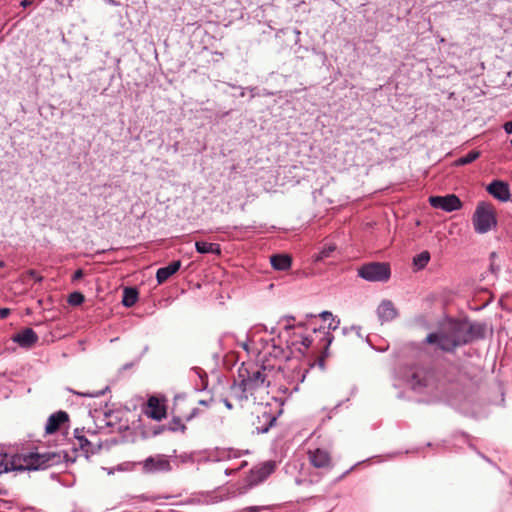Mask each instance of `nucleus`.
<instances>
[{"mask_svg":"<svg viewBox=\"0 0 512 512\" xmlns=\"http://www.w3.org/2000/svg\"><path fill=\"white\" fill-rule=\"evenodd\" d=\"M260 507L258 506H251L244 510V512H260Z\"/></svg>","mask_w":512,"mask_h":512,"instance_id":"nucleus-37","label":"nucleus"},{"mask_svg":"<svg viewBox=\"0 0 512 512\" xmlns=\"http://www.w3.org/2000/svg\"><path fill=\"white\" fill-rule=\"evenodd\" d=\"M101 448L100 442L94 443L86 437L84 428L74 430L73 450L75 452L80 451L86 459H89L92 455L98 453Z\"/></svg>","mask_w":512,"mask_h":512,"instance_id":"nucleus-7","label":"nucleus"},{"mask_svg":"<svg viewBox=\"0 0 512 512\" xmlns=\"http://www.w3.org/2000/svg\"><path fill=\"white\" fill-rule=\"evenodd\" d=\"M377 315L381 323L390 322L397 318L398 310L390 300H383L377 308Z\"/></svg>","mask_w":512,"mask_h":512,"instance_id":"nucleus-15","label":"nucleus"},{"mask_svg":"<svg viewBox=\"0 0 512 512\" xmlns=\"http://www.w3.org/2000/svg\"><path fill=\"white\" fill-rule=\"evenodd\" d=\"M462 324L467 344L485 338L486 325L484 323L462 320Z\"/></svg>","mask_w":512,"mask_h":512,"instance_id":"nucleus-10","label":"nucleus"},{"mask_svg":"<svg viewBox=\"0 0 512 512\" xmlns=\"http://www.w3.org/2000/svg\"><path fill=\"white\" fill-rule=\"evenodd\" d=\"M199 413V409L198 408H193L191 413L186 417V420L189 421L191 420L192 418L196 417Z\"/></svg>","mask_w":512,"mask_h":512,"instance_id":"nucleus-36","label":"nucleus"},{"mask_svg":"<svg viewBox=\"0 0 512 512\" xmlns=\"http://www.w3.org/2000/svg\"><path fill=\"white\" fill-rule=\"evenodd\" d=\"M27 275L31 278H33L36 282H42L43 276H41L36 270L30 269L27 271Z\"/></svg>","mask_w":512,"mask_h":512,"instance_id":"nucleus-31","label":"nucleus"},{"mask_svg":"<svg viewBox=\"0 0 512 512\" xmlns=\"http://www.w3.org/2000/svg\"><path fill=\"white\" fill-rule=\"evenodd\" d=\"M144 473L169 472L172 469L167 456L158 454L150 456L140 463Z\"/></svg>","mask_w":512,"mask_h":512,"instance_id":"nucleus-8","label":"nucleus"},{"mask_svg":"<svg viewBox=\"0 0 512 512\" xmlns=\"http://www.w3.org/2000/svg\"><path fill=\"white\" fill-rule=\"evenodd\" d=\"M186 425L182 422L179 416H173L172 419L167 423V430L170 432H186Z\"/></svg>","mask_w":512,"mask_h":512,"instance_id":"nucleus-24","label":"nucleus"},{"mask_svg":"<svg viewBox=\"0 0 512 512\" xmlns=\"http://www.w3.org/2000/svg\"><path fill=\"white\" fill-rule=\"evenodd\" d=\"M353 469V467H351L349 470L345 471L340 477L339 479H342L344 478L351 470Z\"/></svg>","mask_w":512,"mask_h":512,"instance_id":"nucleus-42","label":"nucleus"},{"mask_svg":"<svg viewBox=\"0 0 512 512\" xmlns=\"http://www.w3.org/2000/svg\"><path fill=\"white\" fill-rule=\"evenodd\" d=\"M486 189L489 194L502 202H506L510 199L511 193L509 185L504 181L494 180Z\"/></svg>","mask_w":512,"mask_h":512,"instance_id":"nucleus-14","label":"nucleus"},{"mask_svg":"<svg viewBox=\"0 0 512 512\" xmlns=\"http://www.w3.org/2000/svg\"><path fill=\"white\" fill-rule=\"evenodd\" d=\"M282 321L285 322V325H284L285 330H291L294 328H301V327L307 326V323H304V322H299L297 324H293L292 322L295 321L294 316H289V315L284 316L282 318Z\"/></svg>","mask_w":512,"mask_h":512,"instance_id":"nucleus-29","label":"nucleus"},{"mask_svg":"<svg viewBox=\"0 0 512 512\" xmlns=\"http://www.w3.org/2000/svg\"><path fill=\"white\" fill-rule=\"evenodd\" d=\"M503 128L505 130V132L507 134H512V120L511 121H508L506 122L504 125H503Z\"/></svg>","mask_w":512,"mask_h":512,"instance_id":"nucleus-35","label":"nucleus"},{"mask_svg":"<svg viewBox=\"0 0 512 512\" xmlns=\"http://www.w3.org/2000/svg\"><path fill=\"white\" fill-rule=\"evenodd\" d=\"M272 267L279 271L288 270L291 267L292 260L285 254H276L270 257Z\"/></svg>","mask_w":512,"mask_h":512,"instance_id":"nucleus-20","label":"nucleus"},{"mask_svg":"<svg viewBox=\"0 0 512 512\" xmlns=\"http://www.w3.org/2000/svg\"><path fill=\"white\" fill-rule=\"evenodd\" d=\"M276 422V417L272 413L264 411L261 415L257 416V421L253 422V426L258 434H263Z\"/></svg>","mask_w":512,"mask_h":512,"instance_id":"nucleus-18","label":"nucleus"},{"mask_svg":"<svg viewBox=\"0 0 512 512\" xmlns=\"http://www.w3.org/2000/svg\"><path fill=\"white\" fill-rule=\"evenodd\" d=\"M335 246H328V247H325L323 248L319 254L316 256V260L319 261V260H324L325 258L329 257L331 255L332 252L335 251Z\"/></svg>","mask_w":512,"mask_h":512,"instance_id":"nucleus-30","label":"nucleus"},{"mask_svg":"<svg viewBox=\"0 0 512 512\" xmlns=\"http://www.w3.org/2000/svg\"><path fill=\"white\" fill-rule=\"evenodd\" d=\"M138 300V291L136 288L127 287L123 291L122 304L125 307H132Z\"/></svg>","mask_w":512,"mask_h":512,"instance_id":"nucleus-22","label":"nucleus"},{"mask_svg":"<svg viewBox=\"0 0 512 512\" xmlns=\"http://www.w3.org/2000/svg\"><path fill=\"white\" fill-rule=\"evenodd\" d=\"M33 1H34V0H23V1L21 2V6H22L23 8H27L28 6H30V5L33 3Z\"/></svg>","mask_w":512,"mask_h":512,"instance_id":"nucleus-38","label":"nucleus"},{"mask_svg":"<svg viewBox=\"0 0 512 512\" xmlns=\"http://www.w3.org/2000/svg\"><path fill=\"white\" fill-rule=\"evenodd\" d=\"M319 317L323 320V321H327V320H330L328 326L326 327L327 330H336L339 326V323L340 321L339 320H335V318L333 317V314L329 311H323L319 314Z\"/></svg>","mask_w":512,"mask_h":512,"instance_id":"nucleus-27","label":"nucleus"},{"mask_svg":"<svg viewBox=\"0 0 512 512\" xmlns=\"http://www.w3.org/2000/svg\"><path fill=\"white\" fill-rule=\"evenodd\" d=\"M164 431H168L167 424H163V425H159V426L155 427L153 434L158 435V434L163 433Z\"/></svg>","mask_w":512,"mask_h":512,"instance_id":"nucleus-33","label":"nucleus"},{"mask_svg":"<svg viewBox=\"0 0 512 512\" xmlns=\"http://www.w3.org/2000/svg\"><path fill=\"white\" fill-rule=\"evenodd\" d=\"M12 341L22 348H32L39 340L37 333L32 328H25L12 336Z\"/></svg>","mask_w":512,"mask_h":512,"instance_id":"nucleus-12","label":"nucleus"},{"mask_svg":"<svg viewBox=\"0 0 512 512\" xmlns=\"http://www.w3.org/2000/svg\"><path fill=\"white\" fill-rule=\"evenodd\" d=\"M69 420V415L65 411H57L49 416L45 426L46 434H53L59 430L60 426Z\"/></svg>","mask_w":512,"mask_h":512,"instance_id":"nucleus-16","label":"nucleus"},{"mask_svg":"<svg viewBox=\"0 0 512 512\" xmlns=\"http://www.w3.org/2000/svg\"><path fill=\"white\" fill-rule=\"evenodd\" d=\"M196 251L200 254H215L220 255L221 254V247L217 243H209L205 241H197L195 243Z\"/></svg>","mask_w":512,"mask_h":512,"instance_id":"nucleus-21","label":"nucleus"},{"mask_svg":"<svg viewBox=\"0 0 512 512\" xmlns=\"http://www.w3.org/2000/svg\"><path fill=\"white\" fill-rule=\"evenodd\" d=\"M84 276V272L82 269H78L74 272L73 276H72V281H77V280H80L82 279Z\"/></svg>","mask_w":512,"mask_h":512,"instance_id":"nucleus-32","label":"nucleus"},{"mask_svg":"<svg viewBox=\"0 0 512 512\" xmlns=\"http://www.w3.org/2000/svg\"><path fill=\"white\" fill-rule=\"evenodd\" d=\"M358 276L369 282H386L391 276L390 265L385 262H370L358 268Z\"/></svg>","mask_w":512,"mask_h":512,"instance_id":"nucleus-6","label":"nucleus"},{"mask_svg":"<svg viewBox=\"0 0 512 512\" xmlns=\"http://www.w3.org/2000/svg\"><path fill=\"white\" fill-rule=\"evenodd\" d=\"M275 470V463L267 461L261 465L255 466L250 471V483L258 484L267 479Z\"/></svg>","mask_w":512,"mask_h":512,"instance_id":"nucleus-13","label":"nucleus"},{"mask_svg":"<svg viewBox=\"0 0 512 512\" xmlns=\"http://www.w3.org/2000/svg\"><path fill=\"white\" fill-rule=\"evenodd\" d=\"M11 313L9 308H0V319L7 318Z\"/></svg>","mask_w":512,"mask_h":512,"instance_id":"nucleus-34","label":"nucleus"},{"mask_svg":"<svg viewBox=\"0 0 512 512\" xmlns=\"http://www.w3.org/2000/svg\"><path fill=\"white\" fill-rule=\"evenodd\" d=\"M307 317H309L311 320H313V319H316V318H317V316H316V315H312V314H311V315H307Z\"/></svg>","mask_w":512,"mask_h":512,"instance_id":"nucleus-43","label":"nucleus"},{"mask_svg":"<svg viewBox=\"0 0 512 512\" xmlns=\"http://www.w3.org/2000/svg\"><path fill=\"white\" fill-rule=\"evenodd\" d=\"M475 232L485 234L497 226V218L491 203L481 201L478 203L472 217Z\"/></svg>","mask_w":512,"mask_h":512,"instance_id":"nucleus-5","label":"nucleus"},{"mask_svg":"<svg viewBox=\"0 0 512 512\" xmlns=\"http://www.w3.org/2000/svg\"><path fill=\"white\" fill-rule=\"evenodd\" d=\"M429 204L435 209H441L445 212H452L459 210L462 207V202L455 194H448L445 196H430Z\"/></svg>","mask_w":512,"mask_h":512,"instance_id":"nucleus-9","label":"nucleus"},{"mask_svg":"<svg viewBox=\"0 0 512 512\" xmlns=\"http://www.w3.org/2000/svg\"><path fill=\"white\" fill-rule=\"evenodd\" d=\"M480 157V152L476 150H472L468 152L465 156H462L455 160L454 165L455 166H464L467 164L472 163L473 161L477 160Z\"/></svg>","mask_w":512,"mask_h":512,"instance_id":"nucleus-25","label":"nucleus"},{"mask_svg":"<svg viewBox=\"0 0 512 512\" xmlns=\"http://www.w3.org/2000/svg\"><path fill=\"white\" fill-rule=\"evenodd\" d=\"M411 385L414 389L426 387L428 379L424 371H415L411 374Z\"/></svg>","mask_w":512,"mask_h":512,"instance_id":"nucleus-23","label":"nucleus"},{"mask_svg":"<svg viewBox=\"0 0 512 512\" xmlns=\"http://www.w3.org/2000/svg\"><path fill=\"white\" fill-rule=\"evenodd\" d=\"M427 344H437L443 352H454L456 348L467 345L462 320L450 319L439 332L430 333L425 338Z\"/></svg>","mask_w":512,"mask_h":512,"instance_id":"nucleus-4","label":"nucleus"},{"mask_svg":"<svg viewBox=\"0 0 512 512\" xmlns=\"http://www.w3.org/2000/svg\"><path fill=\"white\" fill-rule=\"evenodd\" d=\"M4 267H5V262L4 261H0V269L4 268Z\"/></svg>","mask_w":512,"mask_h":512,"instance_id":"nucleus-44","label":"nucleus"},{"mask_svg":"<svg viewBox=\"0 0 512 512\" xmlns=\"http://www.w3.org/2000/svg\"><path fill=\"white\" fill-rule=\"evenodd\" d=\"M429 260H430V253L428 251H423L413 258V264L417 268V270H420V269H423L424 267H426Z\"/></svg>","mask_w":512,"mask_h":512,"instance_id":"nucleus-26","label":"nucleus"},{"mask_svg":"<svg viewBox=\"0 0 512 512\" xmlns=\"http://www.w3.org/2000/svg\"><path fill=\"white\" fill-rule=\"evenodd\" d=\"M213 402V399L211 398L210 400H200L199 401V404L201 405H204L206 407H208L210 405V403Z\"/></svg>","mask_w":512,"mask_h":512,"instance_id":"nucleus-39","label":"nucleus"},{"mask_svg":"<svg viewBox=\"0 0 512 512\" xmlns=\"http://www.w3.org/2000/svg\"><path fill=\"white\" fill-rule=\"evenodd\" d=\"M64 456L59 452H29L8 456L0 454V474L9 471L45 470L62 463Z\"/></svg>","mask_w":512,"mask_h":512,"instance_id":"nucleus-1","label":"nucleus"},{"mask_svg":"<svg viewBox=\"0 0 512 512\" xmlns=\"http://www.w3.org/2000/svg\"><path fill=\"white\" fill-rule=\"evenodd\" d=\"M181 267V261H172L165 267H161L156 272V280L158 284H163L172 275H174Z\"/></svg>","mask_w":512,"mask_h":512,"instance_id":"nucleus-19","label":"nucleus"},{"mask_svg":"<svg viewBox=\"0 0 512 512\" xmlns=\"http://www.w3.org/2000/svg\"><path fill=\"white\" fill-rule=\"evenodd\" d=\"M307 326L311 328V334L300 335L298 337L294 335L291 340V345L297 346L300 344L296 349L302 354H304L307 349L311 348L312 352L316 354V357L310 366L313 367L317 365L323 370L325 368V359L329 356V347L333 342L334 336L325 326L316 327L312 321L308 322Z\"/></svg>","mask_w":512,"mask_h":512,"instance_id":"nucleus-2","label":"nucleus"},{"mask_svg":"<svg viewBox=\"0 0 512 512\" xmlns=\"http://www.w3.org/2000/svg\"><path fill=\"white\" fill-rule=\"evenodd\" d=\"M272 371V366L243 363L238 370L240 383L238 388H234V391H239V393H236L235 397L242 402L247 400L248 396H254L258 390L269 387V375Z\"/></svg>","mask_w":512,"mask_h":512,"instance_id":"nucleus-3","label":"nucleus"},{"mask_svg":"<svg viewBox=\"0 0 512 512\" xmlns=\"http://www.w3.org/2000/svg\"><path fill=\"white\" fill-rule=\"evenodd\" d=\"M78 395L85 396V397H95L98 396L97 393H77Z\"/></svg>","mask_w":512,"mask_h":512,"instance_id":"nucleus-40","label":"nucleus"},{"mask_svg":"<svg viewBox=\"0 0 512 512\" xmlns=\"http://www.w3.org/2000/svg\"><path fill=\"white\" fill-rule=\"evenodd\" d=\"M143 413L153 420L161 421L167 414L166 405L161 403L156 396H151L143 408Z\"/></svg>","mask_w":512,"mask_h":512,"instance_id":"nucleus-11","label":"nucleus"},{"mask_svg":"<svg viewBox=\"0 0 512 512\" xmlns=\"http://www.w3.org/2000/svg\"><path fill=\"white\" fill-rule=\"evenodd\" d=\"M309 461L316 468H326L330 466L331 457L330 454L323 449L317 448L313 451H309Z\"/></svg>","mask_w":512,"mask_h":512,"instance_id":"nucleus-17","label":"nucleus"},{"mask_svg":"<svg viewBox=\"0 0 512 512\" xmlns=\"http://www.w3.org/2000/svg\"><path fill=\"white\" fill-rule=\"evenodd\" d=\"M85 300L84 295L81 292L75 291L68 295L67 302L71 306H79Z\"/></svg>","mask_w":512,"mask_h":512,"instance_id":"nucleus-28","label":"nucleus"},{"mask_svg":"<svg viewBox=\"0 0 512 512\" xmlns=\"http://www.w3.org/2000/svg\"><path fill=\"white\" fill-rule=\"evenodd\" d=\"M223 403L227 407V409H232V404L228 399H223Z\"/></svg>","mask_w":512,"mask_h":512,"instance_id":"nucleus-41","label":"nucleus"}]
</instances>
